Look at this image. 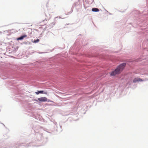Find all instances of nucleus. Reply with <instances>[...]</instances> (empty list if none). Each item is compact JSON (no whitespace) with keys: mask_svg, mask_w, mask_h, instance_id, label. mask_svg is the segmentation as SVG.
Wrapping results in <instances>:
<instances>
[{"mask_svg":"<svg viewBox=\"0 0 148 148\" xmlns=\"http://www.w3.org/2000/svg\"><path fill=\"white\" fill-rule=\"evenodd\" d=\"M125 63H123L120 64L117 68L114 71L111 73V75L114 76L116 74L120 73L122 71L125 66Z\"/></svg>","mask_w":148,"mask_h":148,"instance_id":"1","label":"nucleus"},{"mask_svg":"<svg viewBox=\"0 0 148 148\" xmlns=\"http://www.w3.org/2000/svg\"><path fill=\"white\" fill-rule=\"evenodd\" d=\"M38 99L40 102H45L47 101V98L46 97H41Z\"/></svg>","mask_w":148,"mask_h":148,"instance_id":"2","label":"nucleus"},{"mask_svg":"<svg viewBox=\"0 0 148 148\" xmlns=\"http://www.w3.org/2000/svg\"><path fill=\"white\" fill-rule=\"evenodd\" d=\"M143 80L142 79L139 78H134L133 80V83H136L138 82L143 81Z\"/></svg>","mask_w":148,"mask_h":148,"instance_id":"3","label":"nucleus"},{"mask_svg":"<svg viewBox=\"0 0 148 148\" xmlns=\"http://www.w3.org/2000/svg\"><path fill=\"white\" fill-rule=\"evenodd\" d=\"M27 36L26 35H24L23 36L18 38L17 39V40H21L23 39L24 38L26 37Z\"/></svg>","mask_w":148,"mask_h":148,"instance_id":"4","label":"nucleus"},{"mask_svg":"<svg viewBox=\"0 0 148 148\" xmlns=\"http://www.w3.org/2000/svg\"><path fill=\"white\" fill-rule=\"evenodd\" d=\"M92 10L93 12H98L99 11V10L98 9L96 8H92Z\"/></svg>","mask_w":148,"mask_h":148,"instance_id":"5","label":"nucleus"},{"mask_svg":"<svg viewBox=\"0 0 148 148\" xmlns=\"http://www.w3.org/2000/svg\"><path fill=\"white\" fill-rule=\"evenodd\" d=\"M39 41V40L38 39H37L36 40H34V42L35 43H36L37 42H38Z\"/></svg>","mask_w":148,"mask_h":148,"instance_id":"6","label":"nucleus"},{"mask_svg":"<svg viewBox=\"0 0 148 148\" xmlns=\"http://www.w3.org/2000/svg\"><path fill=\"white\" fill-rule=\"evenodd\" d=\"M38 92L39 93H43L44 92L43 91H38Z\"/></svg>","mask_w":148,"mask_h":148,"instance_id":"7","label":"nucleus"},{"mask_svg":"<svg viewBox=\"0 0 148 148\" xmlns=\"http://www.w3.org/2000/svg\"><path fill=\"white\" fill-rule=\"evenodd\" d=\"M47 101L48 102H53V101H51L49 99H47Z\"/></svg>","mask_w":148,"mask_h":148,"instance_id":"8","label":"nucleus"},{"mask_svg":"<svg viewBox=\"0 0 148 148\" xmlns=\"http://www.w3.org/2000/svg\"><path fill=\"white\" fill-rule=\"evenodd\" d=\"M35 93L37 94V95H38V94L39 93H38V91L37 92H35Z\"/></svg>","mask_w":148,"mask_h":148,"instance_id":"9","label":"nucleus"},{"mask_svg":"<svg viewBox=\"0 0 148 148\" xmlns=\"http://www.w3.org/2000/svg\"><path fill=\"white\" fill-rule=\"evenodd\" d=\"M34 101H38L36 99H35L34 100Z\"/></svg>","mask_w":148,"mask_h":148,"instance_id":"10","label":"nucleus"},{"mask_svg":"<svg viewBox=\"0 0 148 148\" xmlns=\"http://www.w3.org/2000/svg\"><path fill=\"white\" fill-rule=\"evenodd\" d=\"M44 93L45 94H47V92H44Z\"/></svg>","mask_w":148,"mask_h":148,"instance_id":"11","label":"nucleus"},{"mask_svg":"<svg viewBox=\"0 0 148 148\" xmlns=\"http://www.w3.org/2000/svg\"><path fill=\"white\" fill-rule=\"evenodd\" d=\"M1 33H2L1 32H0V34Z\"/></svg>","mask_w":148,"mask_h":148,"instance_id":"12","label":"nucleus"}]
</instances>
